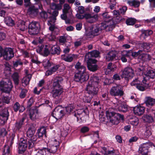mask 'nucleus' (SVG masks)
I'll list each match as a JSON object with an SVG mask.
<instances>
[{
  "label": "nucleus",
  "instance_id": "6ab92c4d",
  "mask_svg": "<svg viewBox=\"0 0 155 155\" xmlns=\"http://www.w3.org/2000/svg\"><path fill=\"white\" fill-rule=\"evenodd\" d=\"M85 115V110L83 109L78 110L74 114V116L77 118V121L79 123L81 122V118L82 117Z\"/></svg>",
  "mask_w": 155,
  "mask_h": 155
},
{
  "label": "nucleus",
  "instance_id": "4be33fe9",
  "mask_svg": "<svg viewBox=\"0 0 155 155\" xmlns=\"http://www.w3.org/2000/svg\"><path fill=\"white\" fill-rule=\"evenodd\" d=\"M133 111L135 115L140 116L144 113L145 108L141 106H137L134 108Z\"/></svg>",
  "mask_w": 155,
  "mask_h": 155
},
{
  "label": "nucleus",
  "instance_id": "f704fd0d",
  "mask_svg": "<svg viewBox=\"0 0 155 155\" xmlns=\"http://www.w3.org/2000/svg\"><path fill=\"white\" fill-rule=\"evenodd\" d=\"M4 22L5 24L8 26H12L15 24L14 21L9 16H7L5 18Z\"/></svg>",
  "mask_w": 155,
  "mask_h": 155
},
{
  "label": "nucleus",
  "instance_id": "6e6552de",
  "mask_svg": "<svg viewBox=\"0 0 155 155\" xmlns=\"http://www.w3.org/2000/svg\"><path fill=\"white\" fill-rule=\"evenodd\" d=\"M134 75L133 70L130 67H127L124 68L121 77L127 81L129 79L132 78Z\"/></svg>",
  "mask_w": 155,
  "mask_h": 155
},
{
  "label": "nucleus",
  "instance_id": "69168bd1",
  "mask_svg": "<svg viewBox=\"0 0 155 155\" xmlns=\"http://www.w3.org/2000/svg\"><path fill=\"white\" fill-rule=\"evenodd\" d=\"M34 102V101L33 98L31 97L27 102V107L28 108H30L33 104Z\"/></svg>",
  "mask_w": 155,
  "mask_h": 155
},
{
  "label": "nucleus",
  "instance_id": "a878e982",
  "mask_svg": "<svg viewBox=\"0 0 155 155\" xmlns=\"http://www.w3.org/2000/svg\"><path fill=\"white\" fill-rule=\"evenodd\" d=\"M116 52L115 51H111L107 53L106 56V59L108 61H112L115 58Z\"/></svg>",
  "mask_w": 155,
  "mask_h": 155
},
{
  "label": "nucleus",
  "instance_id": "2f4dec72",
  "mask_svg": "<svg viewBox=\"0 0 155 155\" xmlns=\"http://www.w3.org/2000/svg\"><path fill=\"white\" fill-rule=\"evenodd\" d=\"M25 118L24 117L16 121L15 124V129L16 130H19L22 127L24 122Z\"/></svg>",
  "mask_w": 155,
  "mask_h": 155
},
{
  "label": "nucleus",
  "instance_id": "13d9d810",
  "mask_svg": "<svg viewBox=\"0 0 155 155\" xmlns=\"http://www.w3.org/2000/svg\"><path fill=\"white\" fill-rule=\"evenodd\" d=\"M36 141H34V140L30 138L28 139V145L29 149L32 148L34 145V144Z\"/></svg>",
  "mask_w": 155,
  "mask_h": 155
},
{
  "label": "nucleus",
  "instance_id": "39448f33",
  "mask_svg": "<svg viewBox=\"0 0 155 155\" xmlns=\"http://www.w3.org/2000/svg\"><path fill=\"white\" fill-rule=\"evenodd\" d=\"M110 94L112 96H122L124 94L123 87L120 85L115 84L110 89Z\"/></svg>",
  "mask_w": 155,
  "mask_h": 155
},
{
  "label": "nucleus",
  "instance_id": "864d4df0",
  "mask_svg": "<svg viewBox=\"0 0 155 155\" xmlns=\"http://www.w3.org/2000/svg\"><path fill=\"white\" fill-rule=\"evenodd\" d=\"M51 9H54V10H61V6L59 4H56L53 3L51 5Z\"/></svg>",
  "mask_w": 155,
  "mask_h": 155
},
{
  "label": "nucleus",
  "instance_id": "4c0bfd02",
  "mask_svg": "<svg viewBox=\"0 0 155 155\" xmlns=\"http://www.w3.org/2000/svg\"><path fill=\"white\" fill-rule=\"evenodd\" d=\"M115 24L113 22L110 20L107 22V26L106 27V31H112L115 27Z\"/></svg>",
  "mask_w": 155,
  "mask_h": 155
},
{
  "label": "nucleus",
  "instance_id": "de8ad7c7",
  "mask_svg": "<svg viewBox=\"0 0 155 155\" xmlns=\"http://www.w3.org/2000/svg\"><path fill=\"white\" fill-rule=\"evenodd\" d=\"M116 66L110 62L109 63L107 66V69L109 70L108 71L113 72L116 69Z\"/></svg>",
  "mask_w": 155,
  "mask_h": 155
},
{
  "label": "nucleus",
  "instance_id": "423d86ee",
  "mask_svg": "<svg viewBox=\"0 0 155 155\" xmlns=\"http://www.w3.org/2000/svg\"><path fill=\"white\" fill-rule=\"evenodd\" d=\"M39 23L35 21H33L28 25V32L32 35H37L39 31Z\"/></svg>",
  "mask_w": 155,
  "mask_h": 155
},
{
  "label": "nucleus",
  "instance_id": "7ed1b4c3",
  "mask_svg": "<svg viewBox=\"0 0 155 155\" xmlns=\"http://www.w3.org/2000/svg\"><path fill=\"white\" fill-rule=\"evenodd\" d=\"M43 65L45 69H48L46 72L47 76L51 75L56 72L60 66L59 65L54 64L46 59L43 60Z\"/></svg>",
  "mask_w": 155,
  "mask_h": 155
},
{
  "label": "nucleus",
  "instance_id": "680f3d73",
  "mask_svg": "<svg viewBox=\"0 0 155 155\" xmlns=\"http://www.w3.org/2000/svg\"><path fill=\"white\" fill-rule=\"evenodd\" d=\"M46 151L48 152V150H44L43 148L38 149V152L35 155H47L45 153Z\"/></svg>",
  "mask_w": 155,
  "mask_h": 155
},
{
  "label": "nucleus",
  "instance_id": "20e7f679",
  "mask_svg": "<svg viewBox=\"0 0 155 155\" xmlns=\"http://www.w3.org/2000/svg\"><path fill=\"white\" fill-rule=\"evenodd\" d=\"M13 87L11 81L8 79H5L0 81V89L2 92L9 93Z\"/></svg>",
  "mask_w": 155,
  "mask_h": 155
},
{
  "label": "nucleus",
  "instance_id": "2eb2a0df",
  "mask_svg": "<svg viewBox=\"0 0 155 155\" xmlns=\"http://www.w3.org/2000/svg\"><path fill=\"white\" fill-rule=\"evenodd\" d=\"M84 18L87 21L90 23H92L96 21L98 19V16L97 14L94 13H85L84 14Z\"/></svg>",
  "mask_w": 155,
  "mask_h": 155
},
{
  "label": "nucleus",
  "instance_id": "f8f14e48",
  "mask_svg": "<svg viewBox=\"0 0 155 155\" xmlns=\"http://www.w3.org/2000/svg\"><path fill=\"white\" fill-rule=\"evenodd\" d=\"M64 113L62 108L58 106L54 109L52 115L57 120L61 118L64 115Z\"/></svg>",
  "mask_w": 155,
  "mask_h": 155
},
{
  "label": "nucleus",
  "instance_id": "412c9836",
  "mask_svg": "<svg viewBox=\"0 0 155 155\" xmlns=\"http://www.w3.org/2000/svg\"><path fill=\"white\" fill-rule=\"evenodd\" d=\"M100 53L99 51L97 50H94L92 51L89 52L85 55V59L91 58L90 57L97 58L99 57Z\"/></svg>",
  "mask_w": 155,
  "mask_h": 155
},
{
  "label": "nucleus",
  "instance_id": "338daca9",
  "mask_svg": "<svg viewBox=\"0 0 155 155\" xmlns=\"http://www.w3.org/2000/svg\"><path fill=\"white\" fill-rule=\"evenodd\" d=\"M107 21L102 23L100 24L98 26L99 28H100V30H103L104 29L106 30V27L107 26Z\"/></svg>",
  "mask_w": 155,
  "mask_h": 155
},
{
  "label": "nucleus",
  "instance_id": "37998d69",
  "mask_svg": "<svg viewBox=\"0 0 155 155\" xmlns=\"http://www.w3.org/2000/svg\"><path fill=\"white\" fill-rule=\"evenodd\" d=\"M144 148L148 150L149 148L150 147H154L155 149V146L152 142L148 141L147 142L141 144Z\"/></svg>",
  "mask_w": 155,
  "mask_h": 155
},
{
  "label": "nucleus",
  "instance_id": "052dcab7",
  "mask_svg": "<svg viewBox=\"0 0 155 155\" xmlns=\"http://www.w3.org/2000/svg\"><path fill=\"white\" fill-rule=\"evenodd\" d=\"M27 92V91L26 89H22L19 94L20 97L21 99L25 98Z\"/></svg>",
  "mask_w": 155,
  "mask_h": 155
},
{
  "label": "nucleus",
  "instance_id": "f03ea898",
  "mask_svg": "<svg viewBox=\"0 0 155 155\" xmlns=\"http://www.w3.org/2000/svg\"><path fill=\"white\" fill-rule=\"evenodd\" d=\"M106 116L109 121V123L112 125H117L120 122V120H124V116L119 113L111 112L109 110L106 112Z\"/></svg>",
  "mask_w": 155,
  "mask_h": 155
},
{
  "label": "nucleus",
  "instance_id": "b1692460",
  "mask_svg": "<svg viewBox=\"0 0 155 155\" xmlns=\"http://www.w3.org/2000/svg\"><path fill=\"white\" fill-rule=\"evenodd\" d=\"M35 133V130L31 127H29L27 132V135L28 137L34 140V141H36L37 137L36 135H34Z\"/></svg>",
  "mask_w": 155,
  "mask_h": 155
},
{
  "label": "nucleus",
  "instance_id": "1a4fd4ad",
  "mask_svg": "<svg viewBox=\"0 0 155 155\" xmlns=\"http://www.w3.org/2000/svg\"><path fill=\"white\" fill-rule=\"evenodd\" d=\"M15 136V135L12 134L7 140L6 144L3 148V153L8 154L10 153L12 146L14 140Z\"/></svg>",
  "mask_w": 155,
  "mask_h": 155
},
{
  "label": "nucleus",
  "instance_id": "a211bd4d",
  "mask_svg": "<svg viewBox=\"0 0 155 155\" xmlns=\"http://www.w3.org/2000/svg\"><path fill=\"white\" fill-rule=\"evenodd\" d=\"M29 115L30 118L32 120H36L39 117L38 110L36 109H30Z\"/></svg>",
  "mask_w": 155,
  "mask_h": 155
},
{
  "label": "nucleus",
  "instance_id": "5fc2aeb1",
  "mask_svg": "<svg viewBox=\"0 0 155 155\" xmlns=\"http://www.w3.org/2000/svg\"><path fill=\"white\" fill-rule=\"evenodd\" d=\"M18 26L19 29L22 31H25L26 28L25 22L24 21L21 22L18 25Z\"/></svg>",
  "mask_w": 155,
  "mask_h": 155
},
{
  "label": "nucleus",
  "instance_id": "cd10ccee",
  "mask_svg": "<svg viewBox=\"0 0 155 155\" xmlns=\"http://www.w3.org/2000/svg\"><path fill=\"white\" fill-rule=\"evenodd\" d=\"M75 68L78 71L77 73L84 72L86 71L85 67L82 65L79 62H77L75 65Z\"/></svg>",
  "mask_w": 155,
  "mask_h": 155
},
{
  "label": "nucleus",
  "instance_id": "4d7b16f0",
  "mask_svg": "<svg viewBox=\"0 0 155 155\" xmlns=\"http://www.w3.org/2000/svg\"><path fill=\"white\" fill-rule=\"evenodd\" d=\"M121 17L119 16H115L114 17L112 18V21L115 24L119 23L121 21Z\"/></svg>",
  "mask_w": 155,
  "mask_h": 155
},
{
  "label": "nucleus",
  "instance_id": "f257e3e1",
  "mask_svg": "<svg viewBox=\"0 0 155 155\" xmlns=\"http://www.w3.org/2000/svg\"><path fill=\"white\" fill-rule=\"evenodd\" d=\"M63 80V79L61 78H58L55 79L52 84L53 88L51 93L54 98H59L63 94V89L60 85Z\"/></svg>",
  "mask_w": 155,
  "mask_h": 155
},
{
  "label": "nucleus",
  "instance_id": "8fccbe9b",
  "mask_svg": "<svg viewBox=\"0 0 155 155\" xmlns=\"http://www.w3.org/2000/svg\"><path fill=\"white\" fill-rule=\"evenodd\" d=\"M118 110L119 111L124 112H126L128 110L127 105L126 104H122L118 107Z\"/></svg>",
  "mask_w": 155,
  "mask_h": 155
},
{
  "label": "nucleus",
  "instance_id": "9d476101",
  "mask_svg": "<svg viewBox=\"0 0 155 155\" xmlns=\"http://www.w3.org/2000/svg\"><path fill=\"white\" fill-rule=\"evenodd\" d=\"M86 91L90 96L94 97L97 95L98 89L97 86L88 84L86 88Z\"/></svg>",
  "mask_w": 155,
  "mask_h": 155
},
{
  "label": "nucleus",
  "instance_id": "5701e85b",
  "mask_svg": "<svg viewBox=\"0 0 155 155\" xmlns=\"http://www.w3.org/2000/svg\"><path fill=\"white\" fill-rule=\"evenodd\" d=\"M145 76L144 77L142 82L144 83L145 82L148 83L147 80L150 78H153L155 76V73L151 70H149L145 75Z\"/></svg>",
  "mask_w": 155,
  "mask_h": 155
},
{
  "label": "nucleus",
  "instance_id": "9b49d317",
  "mask_svg": "<svg viewBox=\"0 0 155 155\" xmlns=\"http://www.w3.org/2000/svg\"><path fill=\"white\" fill-rule=\"evenodd\" d=\"M54 141L55 143L54 144L52 145L50 147V148H47L46 147H43L42 148L44 150H45L46 149L48 150V152L46 151L45 152V153L47 154V155H51V153H55L58 148L59 144V141H58L55 139Z\"/></svg>",
  "mask_w": 155,
  "mask_h": 155
},
{
  "label": "nucleus",
  "instance_id": "0eeeda50",
  "mask_svg": "<svg viewBox=\"0 0 155 155\" xmlns=\"http://www.w3.org/2000/svg\"><path fill=\"white\" fill-rule=\"evenodd\" d=\"M89 74L84 71V72L76 73L74 75V80L77 82H83L88 80Z\"/></svg>",
  "mask_w": 155,
  "mask_h": 155
},
{
  "label": "nucleus",
  "instance_id": "f3484780",
  "mask_svg": "<svg viewBox=\"0 0 155 155\" xmlns=\"http://www.w3.org/2000/svg\"><path fill=\"white\" fill-rule=\"evenodd\" d=\"M3 56L6 60H9L14 56L13 50L11 48H6L4 51Z\"/></svg>",
  "mask_w": 155,
  "mask_h": 155
},
{
  "label": "nucleus",
  "instance_id": "72a5a7b5",
  "mask_svg": "<svg viewBox=\"0 0 155 155\" xmlns=\"http://www.w3.org/2000/svg\"><path fill=\"white\" fill-rule=\"evenodd\" d=\"M39 138L42 137L43 136L46 137V129L44 127H42L38 129L37 133Z\"/></svg>",
  "mask_w": 155,
  "mask_h": 155
},
{
  "label": "nucleus",
  "instance_id": "ea45409f",
  "mask_svg": "<svg viewBox=\"0 0 155 155\" xmlns=\"http://www.w3.org/2000/svg\"><path fill=\"white\" fill-rule=\"evenodd\" d=\"M51 49L50 51L52 54H58L60 53V48L57 45H53L52 46H50Z\"/></svg>",
  "mask_w": 155,
  "mask_h": 155
},
{
  "label": "nucleus",
  "instance_id": "0e129e2a",
  "mask_svg": "<svg viewBox=\"0 0 155 155\" xmlns=\"http://www.w3.org/2000/svg\"><path fill=\"white\" fill-rule=\"evenodd\" d=\"M124 52L125 54L124 55H122L121 58V60L123 62H127V61L126 58L128 57V52L127 51H124Z\"/></svg>",
  "mask_w": 155,
  "mask_h": 155
},
{
  "label": "nucleus",
  "instance_id": "3c124183",
  "mask_svg": "<svg viewBox=\"0 0 155 155\" xmlns=\"http://www.w3.org/2000/svg\"><path fill=\"white\" fill-rule=\"evenodd\" d=\"M100 30V29L99 27H96V28L91 32V36H90L89 38H92L94 36L97 35L98 34L99 31Z\"/></svg>",
  "mask_w": 155,
  "mask_h": 155
},
{
  "label": "nucleus",
  "instance_id": "bb28decb",
  "mask_svg": "<svg viewBox=\"0 0 155 155\" xmlns=\"http://www.w3.org/2000/svg\"><path fill=\"white\" fill-rule=\"evenodd\" d=\"M140 45L144 51L148 52L150 50L151 45L150 43L143 42L140 43Z\"/></svg>",
  "mask_w": 155,
  "mask_h": 155
},
{
  "label": "nucleus",
  "instance_id": "393cba45",
  "mask_svg": "<svg viewBox=\"0 0 155 155\" xmlns=\"http://www.w3.org/2000/svg\"><path fill=\"white\" fill-rule=\"evenodd\" d=\"M99 81L98 77L93 75L90 78V80L88 81V84L97 87Z\"/></svg>",
  "mask_w": 155,
  "mask_h": 155
},
{
  "label": "nucleus",
  "instance_id": "e2e57ef3",
  "mask_svg": "<svg viewBox=\"0 0 155 155\" xmlns=\"http://www.w3.org/2000/svg\"><path fill=\"white\" fill-rule=\"evenodd\" d=\"M152 33L153 31H152L150 30H148L144 31L142 34V35L145 37H147L152 34Z\"/></svg>",
  "mask_w": 155,
  "mask_h": 155
},
{
  "label": "nucleus",
  "instance_id": "603ef678",
  "mask_svg": "<svg viewBox=\"0 0 155 155\" xmlns=\"http://www.w3.org/2000/svg\"><path fill=\"white\" fill-rule=\"evenodd\" d=\"M49 29L51 31V33L54 35L58 34V29L54 25H51L49 27Z\"/></svg>",
  "mask_w": 155,
  "mask_h": 155
},
{
  "label": "nucleus",
  "instance_id": "a18cd8bd",
  "mask_svg": "<svg viewBox=\"0 0 155 155\" xmlns=\"http://www.w3.org/2000/svg\"><path fill=\"white\" fill-rule=\"evenodd\" d=\"M12 78L15 84L17 85L19 83V76L18 74L15 72L12 75Z\"/></svg>",
  "mask_w": 155,
  "mask_h": 155
},
{
  "label": "nucleus",
  "instance_id": "c85d7f7f",
  "mask_svg": "<svg viewBox=\"0 0 155 155\" xmlns=\"http://www.w3.org/2000/svg\"><path fill=\"white\" fill-rule=\"evenodd\" d=\"M143 84H140V83L138 85H137L136 87L139 90L143 91H144L145 89L150 87L148 83L145 82L144 83L143 82Z\"/></svg>",
  "mask_w": 155,
  "mask_h": 155
},
{
  "label": "nucleus",
  "instance_id": "bf43d9fd",
  "mask_svg": "<svg viewBox=\"0 0 155 155\" xmlns=\"http://www.w3.org/2000/svg\"><path fill=\"white\" fill-rule=\"evenodd\" d=\"M93 97H94L90 96V95L88 96H85L84 97L83 101L84 102L90 103L91 102V100Z\"/></svg>",
  "mask_w": 155,
  "mask_h": 155
},
{
  "label": "nucleus",
  "instance_id": "a19ab883",
  "mask_svg": "<svg viewBox=\"0 0 155 155\" xmlns=\"http://www.w3.org/2000/svg\"><path fill=\"white\" fill-rule=\"evenodd\" d=\"M41 18L44 19L46 20L51 16V14L45 11H42L39 14Z\"/></svg>",
  "mask_w": 155,
  "mask_h": 155
},
{
  "label": "nucleus",
  "instance_id": "aec40b11",
  "mask_svg": "<svg viewBox=\"0 0 155 155\" xmlns=\"http://www.w3.org/2000/svg\"><path fill=\"white\" fill-rule=\"evenodd\" d=\"M78 57L77 55L74 54H70L68 55H62L61 56V58L66 61L71 62L74 59H77Z\"/></svg>",
  "mask_w": 155,
  "mask_h": 155
},
{
  "label": "nucleus",
  "instance_id": "dca6fc26",
  "mask_svg": "<svg viewBox=\"0 0 155 155\" xmlns=\"http://www.w3.org/2000/svg\"><path fill=\"white\" fill-rule=\"evenodd\" d=\"M28 146L27 141L26 140L21 139L18 146V153L19 154L23 153L25 151Z\"/></svg>",
  "mask_w": 155,
  "mask_h": 155
},
{
  "label": "nucleus",
  "instance_id": "e433bc0d",
  "mask_svg": "<svg viewBox=\"0 0 155 155\" xmlns=\"http://www.w3.org/2000/svg\"><path fill=\"white\" fill-rule=\"evenodd\" d=\"M145 103L147 106L150 107L154 104L155 100L150 97H146Z\"/></svg>",
  "mask_w": 155,
  "mask_h": 155
},
{
  "label": "nucleus",
  "instance_id": "7c9ffc66",
  "mask_svg": "<svg viewBox=\"0 0 155 155\" xmlns=\"http://www.w3.org/2000/svg\"><path fill=\"white\" fill-rule=\"evenodd\" d=\"M31 77V74H28L23 78L22 80V83L23 86H26L29 84Z\"/></svg>",
  "mask_w": 155,
  "mask_h": 155
},
{
  "label": "nucleus",
  "instance_id": "79ce46f5",
  "mask_svg": "<svg viewBox=\"0 0 155 155\" xmlns=\"http://www.w3.org/2000/svg\"><path fill=\"white\" fill-rule=\"evenodd\" d=\"M28 12L30 14L37 15L38 12V9L34 6H31L28 8Z\"/></svg>",
  "mask_w": 155,
  "mask_h": 155
},
{
  "label": "nucleus",
  "instance_id": "c9c22d12",
  "mask_svg": "<svg viewBox=\"0 0 155 155\" xmlns=\"http://www.w3.org/2000/svg\"><path fill=\"white\" fill-rule=\"evenodd\" d=\"M127 4L130 6L137 8L140 6V2L138 0H130L127 1Z\"/></svg>",
  "mask_w": 155,
  "mask_h": 155
},
{
  "label": "nucleus",
  "instance_id": "4468645a",
  "mask_svg": "<svg viewBox=\"0 0 155 155\" xmlns=\"http://www.w3.org/2000/svg\"><path fill=\"white\" fill-rule=\"evenodd\" d=\"M9 113L7 108L3 109L0 113V124L4 125L8 119Z\"/></svg>",
  "mask_w": 155,
  "mask_h": 155
},
{
  "label": "nucleus",
  "instance_id": "09e8293b",
  "mask_svg": "<svg viewBox=\"0 0 155 155\" xmlns=\"http://www.w3.org/2000/svg\"><path fill=\"white\" fill-rule=\"evenodd\" d=\"M136 21V20L135 18H129L126 20V23L128 25H133L135 24Z\"/></svg>",
  "mask_w": 155,
  "mask_h": 155
},
{
  "label": "nucleus",
  "instance_id": "c03bdc74",
  "mask_svg": "<svg viewBox=\"0 0 155 155\" xmlns=\"http://www.w3.org/2000/svg\"><path fill=\"white\" fill-rule=\"evenodd\" d=\"M152 134V129L151 127L150 126H147L146 127L145 132L144 135L146 137H149Z\"/></svg>",
  "mask_w": 155,
  "mask_h": 155
},
{
  "label": "nucleus",
  "instance_id": "c756f323",
  "mask_svg": "<svg viewBox=\"0 0 155 155\" xmlns=\"http://www.w3.org/2000/svg\"><path fill=\"white\" fill-rule=\"evenodd\" d=\"M139 57L144 62L149 61L152 58L151 56L147 53L142 54Z\"/></svg>",
  "mask_w": 155,
  "mask_h": 155
},
{
  "label": "nucleus",
  "instance_id": "ddd939ff",
  "mask_svg": "<svg viewBox=\"0 0 155 155\" xmlns=\"http://www.w3.org/2000/svg\"><path fill=\"white\" fill-rule=\"evenodd\" d=\"M97 62L95 59L89 58L87 62L88 69L93 72L97 71L98 69V66L96 64Z\"/></svg>",
  "mask_w": 155,
  "mask_h": 155
},
{
  "label": "nucleus",
  "instance_id": "774afa93",
  "mask_svg": "<svg viewBox=\"0 0 155 155\" xmlns=\"http://www.w3.org/2000/svg\"><path fill=\"white\" fill-rule=\"evenodd\" d=\"M20 104L18 102H16L15 104L13 107L14 110L15 112L18 111L19 109H20Z\"/></svg>",
  "mask_w": 155,
  "mask_h": 155
},
{
  "label": "nucleus",
  "instance_id": "473e14b6",
  "mask_svg": "<svg viewBox=\"0 0 155 155\" xmlns=\"http://www.w3.org/2000/svg\"><path fill=\"white\" fill-rule=\"evenodd\" d=\"M142 119L145 122L151 123L153 121V117L150 114H146L143 115Z\"/></svg>",
  "mask_w": 155,
  "mask_h": 155
},
{
  "label": "nucleus",
  "instance_id": "49530a36",
  "mask_svg": "<svg viewBox=\"0 0 155 155\" xmlns=\"http://www.w3.org/2000/svg\"><path fill=\"white\" fill-rule=\"evenodd\" d=\"M138 152L139 153L143 155H147V153H149V151L148 150L146 149L141 145H140L139 149Z\"/></svg>",
  "mask_w": 155,
  "mask_h": 155
},
{
  "label": "nucleus",
  "instance_id": "58836bf2",
  "mask_svg": "<svg viewBox=\"0 0 155 155\" xmlns=\"http://www.w3.org/2000/svg\"><path fill=\"white\" fill-rule=\"evenodd\" d=\"M72 10L70 5L67 3L64 4L63 5V13H71Z\"/></svg>",
  "mask_w": 155,
  "mask_h": 155
},
{
  "label": "nucleus",
  "instance_id": "6e6d98bb",
  "mask_svg": "<svg viewBox=\"0 0 155 155\" xmlns=\"http://www.w3.org/2000/svg\"><path fill=\"white\" fill-rule=\"evenodd\" d=\"M74 108V106L72 105H70L65 107L66 112L67 114L70 113L72 111H73Z\"/></svg>",
  "mask_w": 155,
  "mask_h": 155
}]
</instances>
